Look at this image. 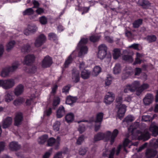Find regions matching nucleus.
<instances>
[{
  "label": "nucleus",
  "instance_id": "09e8293b",
  "mask_svg": "<svg viewBox=\"0 0 158 158\" xmlns=\"http://www.w3.org/2000/svg\"><path fill=\"white\" fill-rule=\"evenodd\" d=\"M28 69H26V71L29 73H34L36 71V67L35 66L29 67Z\"/></svg>",
  "mask_w": 158,
  "mask_h": 158
},
{
  "label": "nucleus",
  "instance_id": "2f4dec72",
  "mask_svg": "<svg viewBox=\"0 0 158 158\" xmlns=\"http://www.w3.org/2000/svg\"><path fill=\"white\" fill-rule=\"evenodd\" d=\"M65 118L67 123H71L74 120V115L73 113H69L66 115Z\"/></svg>",
  "mask_w": 158,
  "mask_h": 158
},
{
  "label": "nucleus",
  "instance_id": "5701e85b",
  "mask_svg": "<svg viewBox=\"0 0 158 158\" xmlns=\"http://www.w3.org/2000/svg\"><path fill=\"white\" fill-rule=\"evenodd\" d=\"M12 121V118L9 117H7L3 121L2 126L3 128L8 127L11 124Z\"/></svg>",
  "mask_w": 158,
  "mask_h": 158
},
{
  "label": "nucleus",
  "instance_id": "c85d7f7f",
  "mask_svg": "<svg viewBox=\"0 0 158 158\" xmlns=\"http://www.w3.org/2000/svg\"><path fill=\"white\" fill-rule=\"evenodd\" d=\"M9 147L11 150H17L20 148V146L17 142H12L10 143Z\"/></svg>",
  "mask_w": 158,
  "mask_h": 158
},
{
  "label": "nucleus",
  "instance_id": "a18cd8bd",
  "mask_svg": "<svg viewBox=\"0 0 158 158\" xmlns=\"http://www.w3.org/2000/svg\"><path fill=\"white\" fill-rule=\"evenodd\" d=\"M100 36L96 35H91L90 37V41L93 42H95L98 41L100 38Z\"/></svg>",
  "mask_w": 158,
  "mask_h": 158
},
{
  "label": "nucleus",
  "instance_id": "4d7b16f0",
  "mask_svg": "<svg viewBox=\"0 0 158 158\" xmlns=\"http://www.w3.org/2000/svg\"><path fill=\"white\" fill-rule=\"evenodd\" d=\"M84 140V136L82 135L79 136L77 140V143L78 145H81Z\"/></svg>",
  "mask_w": 158,
  "mask_h": 158
},
{
  "label": "nucleus",
  "instance_id": "6e6d98bb",
  "mask_svg": "<svg viewBox=\"0 0 158 158\" xmlns=\"http://www.w3.org/2000/svg\"><path fill=\"white\" fill-rule=\"evenodd\" d=\"M87 150V148H81L79 150V153L81 155H84L85 154Z\"/></svg>",
  "mask_w": 158,
  "mask_h": 158
},
{
  "label": "nucleus",
  "instance_id": "9d476101",
  "mask_svg": "<svg viewBox=\"0 0 158 158\" xmlns=\"http://www.w3.org/2000/svg\"><path fill=\"white\" fill-rule=\"evenodd\" d=\"M52 64V58L49 56H46L42 60L41 66L43 68H47L50 67Z\"/></svg>",
  "mask_w": 158,
  "mask_h": 158
},
{
  "label": "nucleus",
  "instance_id": "1a4fd4ad",
  "mask_svg": "<svg viewBox=\"0 0 158 158\" xmlns=\"http://www.w3.org/2000/svg\"><path fill=\"white\" fill-rule=\"evenodd\" d=\"M60 138L59 136H57L56 140L53 137H51L48 139L47 141V145L48 146H52L54 145H55V149H57L60 145Z\"/></svg>",
  "mask_w": 158,
  "mask_h": 158
},
{
  "label": "nucleus",
  "instance_id": "49530a36",
  "mask_svg": "<svg viewBox=\"0 0 158 158\" xmlns=\"http://www.w3.org/2000/svg\"><path fill=\"white\" fill-rule=\"evenodd\" d=\"M48 39L50 40H53L56 41L57 40V37L56 34L53 33H49L48 35Z\"/></svg>",
  "mask_w": 158,
  "mask_h": 158
},
{
  "label": "nucleus",
  "instance_id": "f8f14e48",
  "mask_svg": "<svg viewBox=\"0 0 158 158\" xmlns=\"http://www.w3.org/2000/svg\"><path fill=\"white\" fill-rule=\"evenodd\" d=\"M35 58V56L33 55H27L24 57L23 63L27 65H30L34 62Z\"/></svg>",
  "mask_w": 158,
  "mask_h": 158
},
{
  "label": "nucleus",
  "instance_id": "680f3d73",
  "mask_svg": "<svg viewBox=\"0 0 158 158\" xmlns=\"http://www.w3.org/2000/svg\"><path fill=\"white\" fill-rule=\"evenodd\" d=\"M69 89L70 87L69 86H65L62 89V92L66 94L68 93Z\"/></svg>",
  "mask_w": 158,
  "mask_h": 158
},
{
  "label": "nucleus",
  "instance_id": "9b49d317",
  "mask_svg": "<svg viewBox=\"0 0 158 158\" xmlns=\"http://www.w3.org/2000/svg\"><path fill=\"white\" fill-rule=\"evenodd\" d=\"M116 107L118 109L117 117L119 119H121L124 115L127 106L124 104H120L119 106L116 105Z\"/></svg>",
  "mask_w": 158,
  "mask_h": 158
},
{
  "label": "nucleus",
  "instance_id": "e433bc0d",
  "mask_svg": "<svg viewBox=\"0 0 158 158\" xmlns=\"http://www.w3.org/2000/svg\"><path fill=\"white\" fill-rule=\"evenodd\" d=\"M143 20L142 19H138L133 23V27L134 28H138L142 23Z\"/></svg>",
  "mask_w": 158,
  "mask_h": 158
},
{
  "label": "nucleus",
  "instance_id": "dca6fc26",
  "mask_svg": "<svg viewBox=\"0 0 158 158\" xmlns=\"http://www.w3.org/2000/svg\"><path fill=\"white\" fill-rule=\"evenodd\" d=\"M115 96L113 93L108 92L105 97L104 102L106 104H110L114 99Z\"/></svg>",
  "mask_w": 158,
  "mask_h": 158
},
{
  "label": "nucleus",
  "instance_id": "6ab92c4d",
  "mask_svg": "<svg viewBox=\"0 0 158 158\" xmlns=\"http://www.w3.org/2000/svg\"><path fill=\"white\" fill-rule=\"evenodd\" d=\"M138 4L145 9H148L151 6V3L148 0H139Z\"/></svg>",
  "mask_w": 158,
  "mask_h": 158
},
{
  "label": "nucleus",
  "instance_id": "603ef678",
  "mask_svg": "<svg viewBox=\"0 0 158 158\" xmlns=\"http://www.w3.org/2000/svg\"><path fill=\"white\" fill-rule=\"evenodd\" d=\"M112 77L110 75H108L105 80V84L106 86H109L111 83Z\"/></svg>",
  "mask_w": 158,
  "mask_h": 158
},
{
  "label": "nucleus",
  "instance_id": "79ce46f5",
  "mask_svg": "<svg viewBox=\"0 0 158 158\" xmlns=\"http://www.w3.org/2000/svg\"><path fill=\"white\" fill-rule=\"evenodd\" d=\"M27 27L31 33L35 32L37 30V27L35 25H29Z\"/></svg>",
  "mask_w": 158,
  "mask_h": 158
},
{
  "label": "nucleus",
  "instance_id": "864d4df0",
  "mask_svg": "<svg viewBox=\"0 0 158 158\" xmlns=\"http://www.w3.org/2000/svg\"><path fill=\"white\" fill-rule=\"evenodd\" d=\"M150 143L155 148H158V139H153L150 141Z\"/></svg>",
  "mask_w": 158,
  "mask_h": 158
},
{
  "label": "nucleus",
  "instance_id": "0e129e2a",
  "mask_svg": "<svg viewBox=\"0 0 158 158\" xmlns=\"http://www.w3.org/2000/svg\"><path fill=\"white\" fill-rule=\"evenodd\" d=\"M60 101L58 99H55L54 100L53 103V106L54 109H55V107L59 104Z\"/></svg>",
  "mask_w": 158,
  "mask_h": 158
},
{
  "label": "nucleus",
  "instance_id": "f3484780",
  "mask_svg": "<svg viewBox=\"0 0 158 158\" xmlns=\"http://www.w3.org/2000/svg\"><path fill=\"white\" fill-rule=\"evenodd\" d=\"M131 141L130 140L126 138L123 142V145H119L116 151V155H118L119 154L121 148L123 146L124 147V150L127 152L125 148L128 146V144Z\"/></svg>",
  "mask_w": 158,
  "mask_h": 158
},
{
  "label": "nucleus",
  "instance_id": "393cba45",
  "mask_svg": "<svg viewBox=\"0 0 158 158\" xmlns=\"http://www.w3.org/2000/svg\"><path fill=\"white\" fill-rule=\"evenodd\" d=\"M24 90V87L23 85L20 84L17 86L15 90V94L16 96H19L21 94Z\"/></svg>",
  "mask_w": 158,
  "mask_h": 158
},
{
  "label": "nucleus",
  "instance_id": "6e6552de",
  "mask_svg": "<svg viewBox=\"0 0 158 158\" xmlns=\"http://www.w3.org/2000/svg\"><path fill=\"white\" fill-rule=\"evenodd\" d=\"M46 38L45 35L42 34L39 35L36 39L34 43L35 47H39L42 46L45 42Z\"/></svg>",
  "mask_w": 158,
  "mask_h": 158
},
{
  "label": "nucleus",
  "instance_id": "4468645a",
  "mask_svg": "<svg viewBox=\"0 0 158 158\" xmlns=\"http://www.w3.org/2000/svg\"><path fill=\"white\" fill-rule=\"evenodd\" d=\"M23 114L20 112L17 113L14 118V124L15 126L20 125L23 121Z\"/></svg>",
  "mask_w": 158,
  "mask_h": 158
},
{
  "label": "nucleus",
  "instance_id": "aec40b11",
  "mask_svg": "<svg viewBox=\"0 0 158 158\" xmlns=\"http://www.w3.org/2000/svg\"><path fill=\"white\" fill-rule=\"evenodd\" d=\"M115 151V148H113L111 151L105 150L103 151L102 155L103 156H107L109 158H114L113 156Z\"/></svg>",
  "mask_w": 158,
  "mask_h": 158
},
{
  "label": "nucleus",
  "instance_id": "473e14b6",
  "mask_svg": "<svg viewBox=\"0 0 158 158\" xmlns=\"http://www.w3.org/2000/svg\"><path fill=\"white\" fill-rule=\"evenodd\" d=\"M90 73L89 71L86 69H84L81 72V77L84 79L88 78L90 75Z\"/></svg>",
  "mask_w": 158,
  "mask_h": 158
},
{
  "label": "nucleus",
  "instance_id": "f704fd0d",
  "mask_svg": "<svg viewBox=\"0 0 158 158\" xmlns=\"http://www.w3.org/2000/svg\"><path fill=\"white\" fill-rule=\"evenodd\" d=\"M149 43H152L155 42L156 40V36L154 35H148L145 38Z\"/></svg>",
  "mask_w": 158,
  "mask_h": 158
},
{
  "label": "nucleus",
  "instance_id": "c756f323",
  "mask_svg": "<svg viewBox=\"0 0 158 158\" xmlns=\"http://www.w3.org/2000/svg\"><path fill=\"white\" fill-rule=\"evenodd\" d=\"M121 52L119 49L115 48L113 51L112 56L114 59H117L120 56Z\"/></svg>",
  "mask_w": 158,
  "mask_h": 158
},
{
  "label": "nucleus",
  "instance_id": "0eeeda50",
  "mask_svg": "<svg viewBox=\"0 0 158 158\" xmlns=\"http://www.w3.org/2000/svg\"><path fill=\"white\" fill-rule=\"evenodd\" d=\"M137 136L139 140L146 141L148 140L150 137V135L147 130H145L142 132L140 131H136Z\"/></svg>",
  "mask_w": 158,
  "mask_h": 158
},
{
  "label": "nucleus",
  "instance_id": "338daca9",
  "mask_svg": "<svg viewBox=\"0 0 158 158\" xmlns=\"http://www.w3.org/2000/svg\"><path fill=\"white\" fill-rule=\"evenodd\" d=\"M44 10L41 8H38L36 10V12L39 15H41L44 12Z\"/></svg>",
  "mask_w": 158,
  "mask_h": 158
},
{
  "label": "nucleus",
  "instance_id": "c9c22d12",
  "mask_svg": "<svg viewBox=\"0 0 158 158\" xmlns=\"http://www.w3.org/2000/svg\"><path fill=\"white\" fill-rule=\"evenodd\" d=\"M13 94L11 92H8L6 93L5 95V101L7 102H9L13 99Z\"/></svg>",
  "mask_w": 158,
  "mask_h": 158
},
{
  "label": "nucleus",
  "instance_id": "a19ab883",
  "mask_svg": "<svg viewBox=\"0 0 158 158\" xmlns=\"http://www.w3.org/2000/svg\"><path fill=\"white\" fill-rule=\"evenodd\" d=\"M121 69L119 64H116L114 68L113 72L115 74L119 73L121 71Z\"/></svg>",
  "mask_w": 158,
  "mask_h": 158
},
{
  "label": "nucleus",
  "instance_id": "774afa93",
  "mask_svg": "<svg viewBox=\"0 0 158 158\" xmlns=\"http://www.w3.org/2000/svg\"><path fill=\"white\" fill-rule=\"evenodd\" d=\"M85 130V128L84 126H79L78 130L80 133H82Z\"/></svg>",
  "mask_w": 158,
  "mask_h": 158
},
{
  "label": "nucleus",
  "instance_id": "3c124183",
  "mask_svg": "<svg viewBox=\"0 0 158 158\" xmlns=\"http://www.w3.org/2000/svg\"><path fill=\"white\" fill-rule=\"evenodd\" d=\"M135 119V118L132 115H129L127 116L124 119L123 121L127 123L133 121Z\"/></svg>",
  "mask_w": 158,
  "mask_h": 158
},
{
  "label": "nucleus",
  "instance_id": "b1692460",
  "mask_svg": "<svg viewBox=\"0 0 158 158\" xmlns=\"http://www.w3.org/2000/svg\"><path fill=\"white\" fill-rule=\"evenodd\" d=\"M149 130L152 133V135L154 136H156L158 135V126L152 124L150 125Z\"/></svg>",
  "mask_w": 158,
  "mask_h": 158
},
{
  "label": "nucleus",
  "instance_id": "37998d69",
  "mask_svg": "<svg viewBox=\"0 0 158 158\" xmlns=\"http://www.w3.org/2000/svg\"><path fill=\"white\" fill-rule=\"evenodd\" d=\"M15 44V42L14 41H12L9 42L6 45V51H10L14 47Z\"/></svg>",
  "mask_w": 158,
  "mask_h": 158
},
{
  "label": "nucleus",
  "instance_id": "ea45409f",
  "mask_svg": "<svg viewBox=\"0 0 158 158\" xmlns=\"http://www.w3.org/2000/svg\"><path fill=\"white\" fill-rule=\"evenodd\" d=\"M24 101L25 100L23 98L19 97L14 101L13 104L15 106H17L22 104Z\"/></svg>",
  "mask_w": 158,
  "mask_h": 158
},
{
  "label": "nucleus",
  "instance_id": "bf43d9fd",
  "mask_svg": "<svg viewBox=\"0 0 158 158\" xmlns=\"http://www.w3.org/2000/svg\"><path fill=\"white\" fill-rule=\"evenodd\" d=\"M86 67L87 66L85 65V63L84 62L82 61L80 62L79 67L81 70L83 71L84 69H85L86 68Z\"/></svg>",
  "mask_w": 158,
  "mask_h": 158
},
{
  "label": "nucleus",
  "instance_id": "5fc2aeb1",
  "mask_svg": "<svg viewBox=\"0 0 158 158\" xmlns=\"http://www.w3.org/2000/svg\"><path fill=\"white\" fill-rule=\"evenodd\" d=\"M60 125V122L58 121H56L53 124V128L55 131H57L59 130Z\"/></svg>",
  "mask_w": 158,
  "mask_h": 158
},
{
  "label": "nucleus",
  "instance_id": "ddd939ff",
  "mask_svg": "<svg viewBox=\"0 0 158 158\" xmlns=\"http://www.w3.org/2000/svg\"><path fill=\"white\" fill-rule=\"evenodd\" d=\"M72 79L73 81L75 83L80 80L79 72L76 68L73 69L72 70Z\"/></svg>",
  "mask_w": 158,
  "mask_h": 158
},
{
  "label": "nucleus",
  "instance_id": "f03ea898",
  "mask_svg": "<svg viewBox=\"0 0 158 158\" xmlns=\"http://www.w3.org/2000/svg\"><path fill=\"white\" fill-rule=\"evenodd\" d=\"M19 66V62L16 61L13 63L11 66L6 67L3 68L1 73V76L3 77H7L9 76L10 72L15 71Z\"/></svg>",
  "mask_w": 158,
  "mask_h": 158
},
{
  "label": "nucleus",
  "instance_id": "2eb2a0df",
  "mask_svg": "<svg viewBox=\"0 0 158 158\" xmlns=\"http://www.w3.org/2000/svg\"><path fill=\"white\" fill-rule=\"evenodd\" d=\"M157 151L155 149L148 148L145 152V156L147 158H152L157 154Z\"/></svg>",
  "mask_w": 158,
  "mask_h": 158
},
{
  "label": "nucleus",
  "instance_id": "7c9ffc66",
  "mask_svg": "<svg viewBox=\"0 0 158 158\" xmlns=\"http://www.w3.org/2000/svg\"><path fill=\"white\" fill-rule=\"evenodd\" d=\"M102 71V68L98 66H95L93 69L92 75L94 76H97Z\"/></svg>",
  "mask_w": 158,
  "mask_h": 158
},
{
  "label": "nucleus",
  "instance_id": "cd10ccee",
  "mask_svg": "<svg viewBox=\"0 0 158 158\" xmlns=\"http://www.w3.org/2000/svg\"><path fill=\"white\" fill-rule=\"evenodd\" d=\"M139 125L138 122H135L132 125L130 126L128 128V131L129 133H131V135H133L135 130L138 128Z\"/></svg>",
  "mask_w": 158,
  "mask_h": 158
},
{
  "label": "nucleus",
  "instance_id": "4be33fe9",
  "mask_svg": "<svg viewBox=\"0 0 158 158\" xmlns=\"http://www.w3.org/2000/svg\"><path fill=\"white\" fill-rule=\"evenodd\" d=\"M77 100V98L76 97H73L70 96H68L66 98V103L72 106Z\"/></svg>",
  "mask_w": 158,
  "mask_h": 158
},
{
  "label": "nucleus",
  "instance_id": "69168bd1",
  "mask_svg": "<svg viewBox=\"0 0 158 158\" xmlns=\"http://www.w3.org/2000/svg\"><path fill=\"white\" fill-rule=\"evenodd\" d=\"M139 44H132L131 45L129 46V48H132L134 49L138 50L139 49Z\"/></svg>",
  "mask_w": 158,
  "mask_h": 158
},
{
  "label": "nucleus",
  "instance_id": "e2e57ef3",
  "mask_svg": "<svg viewBox=\"0 0 158 158\" xmlns=\"http://www.w3.org/2000/svg\"><path fill=\"white\" fill-rule=\"evenodd\" d=\"M32 3L34 5L33 8H38L40 4L39 2L36 0H33Z\"/></svg>",
  "mask_w": 158,
  "mask_h": 158
},
{
  "label": "nucleus",
  "instance_id": "8fccbe9b",
  "mask_svg": "<svg viewBox=\"0 0 158 158\" xmlns=\"http://www.w3.org/2000/svg\"><path fill=\"white\" fill-rule=\"evenodd\" d=\"M31 47L28 44L24 45L21 49V51L24 52H28L30 51Z\"/></svg>",
  "mask_w": 158,
  "mask_h": 158
},
{
  "label": "nucleus",
  "instance_id": "7ed1b4c3",
  "mask_svg": "<svg viewBox=\"0 0 158 158\" xmlns=\"http://www.w3.org/2000/svg\"><path fill=\"white\" fill-rule=\"evenodd\" d=\"M88 41L87 38H81L77 45V48L80 49L78 56H81L87 53L88 48L85 44L87 43Z\"/></svg>",
  "mask_w": 158,
  "mask_h": 158
},
{
  "label": "nucleus",
  "instance_id": "412c9836",
  "mask_svg": "<svg viewBox=\"0 0 158 158\" xmlns=\"http://www.w3.org/2000/svg\"><path fill=\"white\" fill-rule=\"evenodd\" d=\"M149 85L147 84H143L140 86L139 85L136 89V94L137 96L139 95L143 90L147 89Z\"/></svg>",
  "mask_w": 158,
  "mask_h": 158
},
{
  "label": "nucleus",
  "instance_id": "a211bd4d",
  "mask_svg": "<svg viewBox=\"0 0 158 158\" xmlns=\"http://www.w3.org/2000/svg\"><path fill=\"white\" fill-rule=\"evenodd\" d=\"M153 96L151 94H147L143 99V102L145 105H148L151 103L153 100Z\"/></svg>",
  "mask_w": 158,
  "mask_h": 158
},
{
  "label": "nucleus",
  "instance_id": "4c0bfd02",
  "mask_svg": "<svg viewBox=\"0 0 158 158\" xmlns=\"http://www.w3.org/2000/svg\"><path fill=\"white\" fill-rule=\"evenodd\" d=\"M34 13V11L32 8H30L26 9L23 12V15H30L33 14Z\"/></svg>",
  "mask_w": 158,
  "mask_h": 158
},
{
  "label": "nucleus",
  "instance_id": "58836bf2",
  "mask_svg": "<svg viewBox=\"0 0 158 158\" xmlns=\"http://www.w3.org/2000/svg\"><path fill=\"white\" fill-rule=\"evenodd\" d=\"M48 138V136L47 135H44L39 138L38 139V142L40 144L44 143L46 141Z\"/></svg>",
  "mask_w": 158,
  "mask_h": 158
},
{
  "label": "nucleus",
  "instance_id": "72a5a7b5",
  "mask_svg": "<svg viewBox=\"0 0 158 158\" xmlns=\"http://www.w3.org/2000/svg\"><path fill=\"white\" fill-rule=\"evenodd\" d=\"M103 115L104 114L102 112L98 113L96 115L95 123H101L103 119Z\"/></svg>",
  "mask_w": 158,
  "mask_h": 158
},
{
  "label": "nucleus",
  "instance_id": "bb28decb",
  "mask_svg": "<svg viewBox=\"0 0 158 158\" xmlns=\"http://www.w3.org/2000/svg\"><path fill=\"white\" fill-rule=\"evenodd\" d=\"M75 52V51L73 52L65 60L64 63V67L65 68H67L69 65L72 62L73 59L72 57V54Z\"/></svg>",
  "mask_w": 158,
  "mask_h": 158
},
{
  "label": "nucleus",
  "instance_id": "f257e3e1",
  "mask_svg": "<svg viewBox=\"0 0 158 158\" xmlns=\"http://www.w3.org/2000/svg\"><path fill=\"white\" fill-rule=\"evenodd\" d=\"M118 134V131L116 129H114L112 133L110 131H107L105 133L99 132L94 135V141L96 142L102 139L106 141L109 140L112 145L114 143Z\"/></svg>",
  "mask_w": 158,
  "mask_h": 158
},
{
  "label": "nucleus",
  "instance_id": "c03bdc74",
  "mask_svg": "<svg viewBox=\"0 0 158 158\" xmlns=\"http://www.w3.org/2000/svg\"><path fill=\"white\" fill-rule=\"evenodd\" d=\"M39 22L42 25H45L48 22L47 18L44 16H43L40 17L39 18Z\"/></svg>",
  "mask_w": 158,
  "mask_h": 158
},
{
  "label": "nucleus",
  "instance_id": "20e7f679",
  "mask_svg": "<svg viewBox=\"0 0 158 158\" xmlns=\"http://www.w3.org/2000/svg\"><path fill=\"white\" fill-rule=\"evenodd\" d=\"M15 85L14 80L12 79H9L5 80H0V87H2L5 89H9Z\"/></svg>",
  "mask_w": 158,
  "mask_h": 158
},
{
  "label": "nucleus",
  "instance_id": "de8ad7c7",
  "mask_svg": "<svg viewBox=\"0 0 158 158\" xmlns=\"http://www.w3.org/2000/svg\"><path fill=\"white\" fill-rule=\"evenodd\" d=\"M123 59L129 62H132L133 59L131 55H124L123 56Z\"/></svg>",
  "mask_w": 158,
  "mask_h": 158
},
{
  "label": "nucleus",
  "instance_id": "423d86ee",
  "mask_svg": "<svg viewBox=\"0 0 158 158\" xmlns=\"http://www.w3.org/2000/svg\"><path fill=\"white\" fill-rule=\"evenodd\" d=\"M107 48L105 44H102L98 47V56L100 59H103L107 54Z\"/></svg>",
  "mask_w": 158,
  "mask_h": 158
},
{
  "label": "nucleus",
  "instance_id": "13d9d810",
  "mask_svg": "<svg viewBox=\"0 0 158 158\" xmlns=\"http://www.w3.org/2000/svg\"><path fill=\"white\" fill-rule=\"evenodd\" d=\"M152 120V117L149 115H143L142 117V120L144 122L150 121Z\"/></svg>",
  "mask_w": 158,
  "mask_h": 158
},
{
  "label": "nucleus",
  "instance_id": "39448f33",
  "mask_svg": "<svg viewBox=\"0 0 158 158\" xmlns=\"http://www.w3.org/2000/svg\"><path fill=\"white\" fill-rule=\"evenodd\" d=\"M140 85L138 81H135L131 84L127 85L124 88V92L125 93H128L129 91L133 92L135 91Z\"/></svg>",
  "mask_w": 158,
  "mask_h": 158
},
{
  "label": "nucleus",
  "instance_id": "052dcab7",
  "mask_svg": "<svg viewBox=\"0 0 158 158\" xmlns=\"http://www.w3.org/2000/svg\"><path fill=\"white\" fill-rule=\"evenodd\" d=\"M142 70L141 68H136L135 69V76L139 75L141 73Z\"/></svg>",
  "mask_w": 158,
  "mask_h": 158
},
{
  "label": "nucleus",
  "instance_id": "a878e982",
  "mask_svg": "<svg viewBox=\"0 0 158 158\" xmlns=\"http://www.w3.org/2000/svg\"><path fill=\"white\" fill-rule=\"evenodd\" d=\"M65 114L64 108L63 106H60L56 112V116L57 118H61Z\"/></svg>",
  "mask_w": 158,
  "mask_h": 158
}]
</instances>
